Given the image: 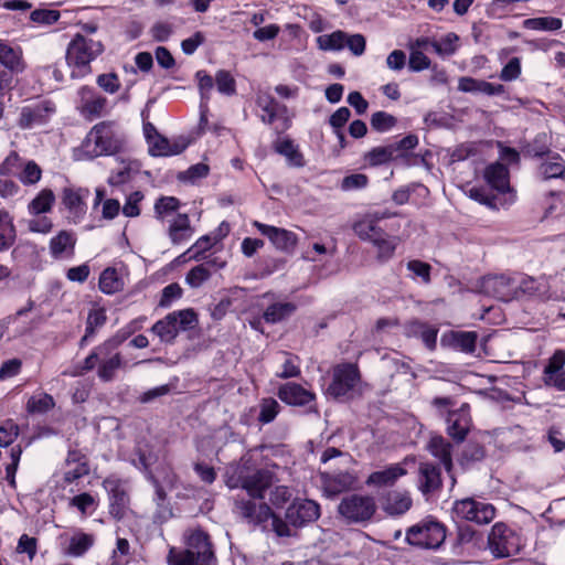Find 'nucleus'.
<instances>
[{
    "label": "nucleus",
    "instance_id": "nucleus-1",
    "mask_svg": "<svg viewBox=\"0 0 565 565\" xmlns=\"http://www.w3.org/2000/svg\"><path fill=\"white\" fill-rule=\"evenodd\" d=\"M226 486L230 489H244L247 495L264 500L266 490L274 482V472L266 468H256L249 454L227 467Z\"/></svg>",
    "mask_w": 565,
    "mask_h": 565
},
{
    "label": "nucleus",
    "instance_id": "nucleus-2",
    "mask_svg": "<svg viewBox=\"0 0 565 565\" xmlns=\"http://www.w3.org/2000/svg\"><path fill=\"white\" fill-rule=\"evenodd\" d=\"M184 550L171 547L167 555L169 565H216V556L210 535L200 526L183 533Z\"/></svg>",
    "mask_w": 565,
    "mask_h": 565
},
{
    "label": "nucleus",
    "instance_id": "nucleus-3",
    "mask_svg": "<svg viewBox=\"0 0 565 565\" xmlns=\"http://www.w3.org/2000/svg\"><path fill=\"white\" fill-rule=\"evenodd\" d=\"M104 52L100 41L75 34L66 49V63L73 78H82L92 72L90 63Z\"/></svg>",
    "mask_w": 565,
    "mask_h": 565
},
{
    "label": "nucleus",
    "instance_id": "nucleus-4",
    "mask_svg": "<svg viewBox=\"0 0 565 565\" xmlns=\"http://www.w3.org/2000/svg\"><path fill=\"white\" fill-rule=\"evenodd\" d=\"M114 126L113 121H102L90 129L82 146L83 151L89 159L110 156L119 151L121 140Z\"/></svg>",
    "mask_w": 565,
    "mask_h": 565
},
{
    "label": "nucleus",
    "instance_id": "nucleus-5",
    "mask_svg": "<svg viewBox=\"0 0 565 565\" xmlns=\"http://www.w3.org/2000/svg\"><path fill=\"white\" fill-rule=\"evenodd\" d=\"M446 526L434 518H426L408 527L405 540L409 545L437 550L446 540Z\"/></svg>",
    "mask_w": 565,
    "mask_h": 565
},
{
    "label": "nucleus",
    "instance_id": "nucleus-6",
    "mask_svg": "<svg viewBox=\"0 0 565 565\" xmlns=\"http://www.w3.org/2000/svg\"><path fill=\"white\" fill-rule=\"evenodd\" d=\"M360 380V371L355 364H338L333 367L332 381L327 388V393L335 399L352 398L356 392Z\"/></svg>",
    "mask_w": 565,
    "mask_h": 565
},
{
    "label": "nucleus",
    "instance_id": "nucleus-7",
    "mask_svg": "<svg viewBox=\"0 0 565 565\" xmlns=\"http://www.w3.org/2000/svg\"><path fill=\"white\" fill-rule=\"evenodd\" d=\"M198 318L192 309L173 311L163 319L157 321L151 330L163 342H172L180 331L193 329Z\"/></svg>",
    "mask_w": 565,
    "mask_h": 565
},
{
    "label": "nucleus",
    "instance_id": "nucleus-8",
    "mask_svg": "<svg viewBox=\"0 0 565 565\" xmlns=\"http://www.w3.org/2000/svg\"><path fill=\"white\" fill-rule=\"evenodd\" d=\"M338 512L347 523H364L375 514L376 502L371 495L348 494L339 503Z\"/></svg>",
    "mask_w": 565,
    "mask_h": 565
},
{
    "label": "nucleus",
    "instance_id": "nucleus-9",
    "mask_svg": "<svg viewBox=\"0 0 565 565\" xmlns=\"http://www.w3.org/2000/svg\"><path fill=\"white\" fill-rule=\"evenodd\" d=\"M152 463V456L146 455L140 449L138 450V460H134V465L147 471V478L151 482L154 488L153 503L156 505V510L153 512V521L158 523L167 522L172 518V508L170 502L168 501L167 493L162 486L159 483L158 479L154 477L152 472L149 471V467Z\"/></svg>",
    "mask_w": 565,
    "mask_h": 565
},
{
    "label": "nucleus",
    "instance_id": "nucleus-10",
    "mask_svg": "<svg viewBox=\"0 0 565 565\" xmlns=\"http://www.w3.org/2000/svg\"><path fill=\"white\" fill-rule=\"evenodd\" d=\"M233 512L243 521L254 526H262L273 516L270 507L264 500L238 495L234 501Z\"/></svg>",
    "mask_w": 565,
    "mask_h": 565
},
{
    "label": "nucleus",
    "instance_id": "nucleus-11",
    "mask_svg": "<svg viewBox=\"0 0 565 565\" xmlns=\"http://www.w3.org/2000/svg\"><path fill=\"white\" fill-rule=\"evenodd\" d=\"M452 512L456 518L477 524H488L495 516V508L491 503L473 498L455 501Z\"/></svg>",
    "mask_w": 565,
    "mask_h": 565
},
{
    "label": "nucleus",
    "instance_id": "nucleus-12",
    "mask_svg": "<svg viewBox=\"0 0 565 565\" xmlns=\"http://www.w3.org/2000/svg\"><path fill=\"white\" fill-rule=\"evenodd\" d=\"M55 113V105L50 100H41L21 108L18 125L22 129H31L44 125Z\"/></svg>",
    "mask_w": 565,
    "mask_h": 565
},
{
    "label": "nucleus",
    "instance_id": "nucleus-13",
    "mask_svg": "<svg viewBox=\"0 0 565 565\" xmlns=\"http://www.w3.org/2000/svg\"><path fill=\"white\" fill-rule=\"evenodd\" d=\"M319 516L320 505L309 499H297L286 510L287 522L296 527L315 522Z\"/></svg>",
    "mask_w": 565,
    "mask_h": 565
},
{
    "label": "nucleus",
    "instance_id": "nucleus-14",
    "mask_svg": "<svg viewBox=\"0 0 565 565\" xmlns=\"http://www.w3.org/2000/svg\"><path fill=\"white\" fill-rule=\"evenodd\" d=\"M103 484L109 494L110 514L115 519L121 520L125 518L129 505V495L125 482L117 478L109 477L104 480Z\"/></svg>",
    "mask_w": 565,
    "mask_h": 565
},
{
    "label": "nucleus",
    "instance_id": "nucleus-15",
    "mask_svg": "<svg viewBox=\"0 0 565 565\" xmlns=\"http://www.w3.org/2000/svg\"><path fill=\"white\" fill-rule=\"evenodd\" d=\"M278 397L292 406H308L309 412H317L316 395L297 383H286L280 386Z\"/></svg>",
    "mask_w": 565,
    "mask_h": 565
},
{
    "label": "nucleus",
    "instance_id": "nucleus-16",
    "mask_svg": "<svg viewBox=\"0 0 565 565\" xmlns=\"http://www.w3.org/2000/svg\"><path fill=\"white\" fill-rule=\"evenodd\" d=\"M79 111L86 119L93 120L100 117L106 109L107 98L97 94L93 88L83 86L78 90Z\"/></svg>",
    "mask_w": 565,
    "mask_h": 565
},
{
    "label": "nucleus",
    "instance_id": "nucleus-17",
    "mask_svg": "<svg viewBox=\"0 0 565 565\" xmlns=\"http://www.w3.org/2000/svg\"><path fill=\"white\" fill-rule=\"evenodd\" d=\"M484 292L502 301L518 297L516 279L505 275L488 277L483 280Z\"/></svg>",
    "mask_w": 565,
    "mask_h": 565
},
{
    "label": "nucleus",
    "instance_id": "nucleus-18",
    "mask_svg": "<svg viewBox=\"0 0 565 565\" xmlns=\"http://www.w3.org/2000/svg\"><path fill=\"white\" fill-rule=\"evenodd\" d=\"M263 235L267 236L273 245L282 252L290 253L297 245V235L285 228L275 227L255 221L253 224Z\"/></svg>",
    "mask_w": 565,
    "mask_h": 565
},
{
    "label": "nucleus",
    "instance_id": "nucleus-19",
    "mask_svg": "<svg viewBox=\"0 0 565 565\" xmlns=\"http://www.w3.org/2000/svg\"><path fill=\"white\" fill-rule=\"evenodd\" d=\"M469 409L470 406L468 404H462L460 408L448 414L447 433L457 443L463 441L470 430L471 418Z\"/></svg>",
    "mask_w": 565,
    "mask_h": 565
},
{
    "label": "nucleus",
    "instance_id": "nucleus-20",
    "mask_svg": "<svg viewBox=\"0 0 565 565\" xmlns=\"http://www.w3.org/2000/svg\"><path fill=\"white\" fill-rule=\"evenodd\" d=\"M256 103L264 113L260 117L263 122L271 125L276 119L284 118L281 130L289 128L290 120L285 117L288 111L285 105L278 103L273 96L268 94L258 95Z\"/></svg>",
    "mask_w": 565,
    "mask_h": 565
},
{
    "label": "nucleus",
    "instance_id": "nucleus-21",
    "mask_svg": "<svg viewBox=\"0 0 565 565\" xmlns=\"http://www.w3.org/2000/svg\"><path fill=\"white\" fill-rule=\"evenodd\" d=\"M388 211L367 213L362 220L353 225L354 233L363 241L373 242L384 232L379 225V221L391 217Z\"/></svg>",
    "mask_w": 565,
    "mask_h": 565
},
{
    "label": "nucleus",
    "instance_id": "nucleus-22",
    "mask_svg": "<svg viewBox=\"0 0 565 565\" xmlns=\"http://www.w3.org/2000/svg\"><path fill=\"white\" fill-rule=\"evenodd\" d=\"M88 195L89 190L84 188H65L63 190L62 202L75 223H77L86 213L87 206L85 200Z\"/></svg>",
    "mask_w": 565,
    "mask_h": 565
},
{
    "label": "nucleus",
    "instance_id": "nucleus-23",
    "mask_svg": "<svg viewBox=\"0 0 565 565\" xmlns=\"http://www.w3.org/2000/svg\"><path fill=\"white\" fill-rule=\"evenodd\" d=\"M511 531L503 523H495L488 537L491 553L497 557H507L513 551Z\"/></svg>",
    "mask_w": 565,
    "mask_h": 565
},
{
    "label": "nucleus",
    "instance_id": "nucleus-24",
    "mask_svg": "<svg viewBox=\"0 0 565 565\" xmlns=\"http://www.w3.org/2000/svg\"><path fill=\"white\" fill-rule=\"evenodd\" d=\"M0 65L15 74L23 73L26 68L23 50L0 39Z\"/></svg>",
    "mask_w": 565,
    "mask_h": 565
},
{
    "label": "nucleus",
    "instance_id": "nucleus-25",
    "mask_svg": "<svg viewBox=\"0 0 565 565\" xmlns=\"http://www.w3.org/2000/svg\"><path fill=\"white\" fill-rule=\"evenodd\" d=\"M17 232L13 218L6 210H0V252L8 250L15 242ZM10 275L8 267L0 265V280Z\"/></svg>",
    "mask_w": 565,
    "mask_h": 565
},
{
    "label": "nucleus",
    "instance_id": "nucleus-26",
    "mask_svg": "<svg viewBox=\"0 0 565 565\" xmlns=\"http://www.w3.org/2000/svg\"><path fill=\"white\" fill-rule=\"evenodd\" d=\"M129 331H119L113 338L98 345L85 360L82 370L92 371L97 364L102 355H108L110 351H115L129 335Z\"/></svg>",
    "mask_w": 565,
    "mask_h": 565
},
{
    "label": "nucleus",
    "instance_id": "nucleus-27",
    "mask_svg": "<svg viewBox=\"0 0 565 565\" xmlns=\"http://www.w3.org/2000/svg\"><path fill=\"white\" fill-rule=\"evenodd\" d=\"M412 498L407 491H390L382 499V509L390 515H402L412 507Z\"/></svg>",
    "mask_w": 565,
    "mask_h": 565
},
{
    "label": "nucleus",
    "instance_id": "nucleus-28",
    "mask_svg": "<svg viewBox=\"0 0 565 565\" xmlns=\"http://www.w3.org/2000/svg\"><path fill=\"white\" fill-rule=\"evenodd\" d=\"M406 475V470L399 465L394 463L390 465L383 470H377L372 472L365 483L369 487H391L393 486L401 477Z\"/></svg>",
    "mask_w": 565,
    "mask_h": 565
},
{
    "label": "nucleus",
    "instance_id": "nucleus-29",
    "mask_svg": "<svg viewBox=\"0 0 565 565\" xmlns=\"http://www.w3.org/2000/svg\"><path fill=\"white\" fill-rule=\"evenodd\" d=\"M484 179L487 183L499 193L510 192L509 170L501 162H494L484 170Z\"/></svg>",
    "mask_w": 565,
    "mask_h": 565
},
{
    "label": "nucleus",
    "instance_id": "nucleus-30",
    "mask_svg": "<svg viewBox=\"0 0 565 565\" xmlns=\"http://www.w3.org/2000/svg\"><path fill=\"white\" fill-rule=\"evenodd\" d=\"M418 488L424 494L431 493L441 487L439 469L431 462L419 465Z\"/></svg>",
    "mask_w": 565,
    "mask_h": 565
},
{
    "label": "nucleus",
    "instance_id": "nucleus-31",
    "mask_svg": "<svg viewBox=\"0 0 565 565\" xmlns=\"http://www.w3.org/2000/svg\"><path fill=\"white\" fill-rule=\"evenodd\" d=\"M480 540V534L470 525H459L457 535L452 543V552L456 555L462 554L465 551L476 548Z\"/></svg>",
    "mask_w": 565,
    "mask_h": 565
},
{
    "label": "nucleus",
    "instance_id": "nucleus-32",
    "mask_svg": "<svg viewBox=\"0 0 565 565\" xmlns=\"http://www.w3.org/2000/svg\"><path fill=\"white\" fill-rule=\"evenodd\" d=\"M297 310V305L290 301H277L269 305L264 313L263 319L267 323H279L290 318Z\"/></svg>",
    "mask_w": 565,
    "mask_h": 565
},
{
    "label": "nucleus",
    "instance_id": "nucleus-33",
    "mask_svg": "<svg viewBox=\"0 0 565 565\" xmlns=\"http://www.w3.org/2000/svg\"><path fill=\"white\" fill-rule=\"evenodd\" d=\"M148 145L152 156H174L181 153L186 148L185 142L179 140L171 141L161 135L154 136V139Z\"/></svg>",
    "mask_w": 565,
    "mask_h": 565
},
{
    "label": "nucleus",
    "instance_id": "nucleus-34",
    "mask_svg": "<svg viewBox=\"0 0 565 565\" xmlns=\"http://www.w3.org/2000/svg\"><path fill=\"white\" fill-rule=\"evenodd\" d=\"M451 444L441 436H433L428 443L429 452L439 459L447 472L451 471Z\"/></svg>",
    "mask_w": 565,
    "mask_h": 565
},
{
    "label": "nucleus",
    "instance_id": "nucleus-35",
    "mask_svg": "<svg viewBox=\"0 0 565 565\" xmlns=\"http://www.w3.org/2000/svg\"><path fill=\"white\" fill-rule=\"evenodd\" d=\"M76 238L72 232L61 231L50 241V253L54 258H61L64 255H72L74 252Z\"/></svg>",
    "mask_w": 565,
    "mask_h": 565
},
{
    "label": "nucleus",
    "instance_id": "nucleus-36",
    "mask_svg": "<svg viewBox=\"0 0 565 565\" xmlns=\"http://www.w3.org/2000/svg\"><path fill=\"white\" fill-rule=\"evenodd\" d=\"M95 543V536L81 530L70 537L65 554L72 557L83 556Z\"/></svg>",
    "mask_w": 565,
    "mask_h": 565
},
{
    "label": "nucleus",
    "instance_id": "nucleus-37",
    "mask_svg": "<svg viewBox=\"0 0 565 565\" xmlns=\"http://www.w3.org/2000/svg\"><path fill=\"white\" fill-rule=\"evenodd\" d=\"M275 150L279 154L284 156L288 164L296 168H301L306 164L303 159V154L300 152L299 148L294 143V141L289 138L279 139L275 142Z\"/></svg>",
    "mask_w": 565,
    "mask_h": 565
},
{
    "label": "nucleus",
    "instance_id": "nucleus-38",
    "mask_svg": "<svg viewBox=\"0 0 565 565\" xmlns=\"http://www.w3.org/2000/svg\"><path fill=\"white\" fill-rule=\"evenodd\" d=\"M122 366L120 353L110 351L108 355H102L97 373L100 380L109 382L114 379L116 371Z\"/></svg>",
    "mask_w": 565,
    "mask_h": 565
},
{
    "label": "nucleus",
    "instance_id": "nucleus-39",
    "mask_svg": "<svg viewBox=\"0 0 565 565\" xmlns=\"http://www.w3.org/2000/svg\"><path fill=\"white\" fill-rule=\"evenodd\" d=\"M192 232L186 214H178L169 226V236L173 244H180L190 239Z\"/></svg>",
    "mask_w": 565,
    "mask_h": 565
},
{
    "label": "nucleus",
    "instance_id": "nucleus-40",
    "mask_svg": "<svg viewBox=\"0 0 565 565\" xmlns=\"http://www.w3.org/2000/svg\"><path fill=\"white\" fill-rule=\"evenodd\" d=\"M99 289L106 295H114L124 289L125 282L113 267L104 269L99 276Z\"/></svg>",
    "mask_w": 565,
    "mask_h": 565
},
{
    "label": "nucleus",
    "instance_id": "nucleus-41",
    "mask_svg": "<svg viewBox=\"0 0 565 565\" xmlns=\"http://www.w3.org/2000/svg\"><path fill=\"white\" fill-rule=\"evenodd\" d=\"M539 174L543 180L563 178L565 175V160L557 153L548 157L541 163Z\"/></svg>",
    "mask_w": 565,
    "mask_h": 565
},
{
    "label": "nucleus",
    "instance_id": "nucleus-42",
    "mask_svg": "<svg viewBox=\"0 0 565 565\" xmlns=\"http://www.w3.org/2000/svg\"><path fill=\"white\" fill-rule=\"evenodd\" d=\"M55 201V195L52 190L43 189L30 203L28 206L29 213L32 215H39L42 213L50 212L53 203Z\"/></svg>",
    "mask_w": 565,
    "mask_h": 565
},
{
    "label": "nucleus",
    "instance_id": "nucleus-43",
    "mask_svg": "<svg viewBox=\"0 0 565 565\" xmlns=\"http://www.w3.org/2000/svg\"><path fill=\"white\" fill-rule=\"evenodd\" d=\"M324 486L331 493H339L352 487L354 477L349 472H341L334 476L323 475Z\"/></svg>",
    "mask_w": 565,
    "mask_h": 565
},
{
    "label": "nucleus",
    "instance_id": "nucleus-44",
    "mask_svg": "<svg viewBox=\"0 0 565 565\" xmlns=\"http://www.w3.org/2000/svg\"><path fill=\"white\" fill-rule=\"evenodd\" d=\"M563 21L555 17L530 18L523 21V26L535 31H557L562 28Z\"/></svg>",
    "mask_w": 565,
    "mask_h": 565
},
{
    "label": "nucleus",
    "instance_id": "nucleus-45",
    "mask_svg": "<svg viewBox=\"0 0 565 565\" xmlns=\"http://www.w3.org/2000/svg\"><path fill=\"white\" fill-rule=\"evenodd\" d=\"M55 406L54 398L47 393L32 395L26 403L30 414H45Z\"/></svg>",
    "mask_w": 565,
    "mask_h": 565
},
{
    "label": "nucleus",
    "instance_id": "nucleus-46",
    "mask_svg": "<svg viewBox=\"0 0 565 565\" xmlns=\"http://www.w3.org/2000/svg\"><path fill=\"white\" fill-rule=\"evenodd\" d=\"M347 33L334 31L330 34L320 35L317 39L319 49L323 51H340L345 47Z\"/></svg>",
    "mask_w": 565,
    "mask_h": 565
},
{
    "label": "nucleus",
    "instance_id": "nucleus-47",
    "mask_svg": "<svg viewBox=\"0 0 565 565\" xmlns=\"http://www.w3.org/2000/svg\"><path fill=\"white\" fill-rule=\"evenodd\" d=\"M372 244L377 249V258L385 262L393 257L397 241L395 237H390L385 232H383L382 235L372 242Z\"/></svg>",
    "mask_w": 565,
    "mask_h": 565
},
{
    "label": "nucleus",
    "instance_id": "nucleus-48",
    "mask_svg": "<svg viewBox=\"0 0 565 565\" xmlns=\"http://www.w3.org/2000/svg\"><path fill=\"white\" fill-rule=\"evenodd\" d=\"M459 36L456 33H448L440 41H433L431 47L440 56H450L458 49Z\"/></svg>",
    "mask_w": 565,
    "mask_h": 565
},
{
    "label": "nucleus",
    "instance_id": "nucleus-49",
    "mask_svg": "<svg viewBox=\"0 0 565 565\" xmlns=\"http://www.w3.org/2000/svg\"><path fill=\"white\" fill-rule=\"evenodd\" d=\"M395 159L396 157L391 145L375 147L365 154V160L373 167L384 164Z\"/></svg>",
    "mask_w": 565,
    "mask_h": 565
},
{
    "label": "nucleus",
    "instance_id": "nucleus-50",
    "mask_svg": "<svg viewBox=\"0 0 565 565\" xmlns=\"http://www.w3.org/2000/svg\"><path fill=\"white\" fill-rule=\"evenodd\" d=\"M371 127L379 132H386L396 126L397 119L386 111H375L371 116Z\"/></svg>",
    "mask_w": 565,
    "mask_h": 565
},
{
    "label": "nucleus",
    "instance_id": "nucleus-51",
    "mask_svg": "<svg viewBox=\"0 0 565 565\" xmlns=\"http://www.w3.org/2000/svg\"><path fill=\"white\" fill-rule=\"evenodd\" d=\"M477 334L470 331H457L452 333V344L462 352L472 353L476 349Z\"/></svg>",
    "mask_w": 565,
    "mask_h": 565
},
{
    "label": "nucleus",
    "instance_id": "nucleus-52",
    "mask_svg": "<svg viewBox=\"0 0 565 565\" xmlns=\"http://www.w3.org/2000/svg\"><path fill=\"white\" fill-rule=\"evenodd\" d=\"M214 82L218 93L226 96H232L235 94L236 82L230 72L225 70L217 71L214 77Z\"/></svg>",
    "mask_w": 565,
    "mask_h": 565
},
{
    "label": "nucleus",
    "instance_id": "nucleus-53",
    "mask_svg": "<svg viewBox=\"0 0 565 565\" xmlns=\"http://www.w3.org/2000/svg\"><path fill=\"white\" fill-rule=\"evenodd\" d=\"M70 507L76 508L83 515H86L96 509V500L92 494L84 492L71 498Z\"/></svg>",
    "mask_w": 565,
    "mask_h": 565
},
{
    "label": "nucleus",
    "instance_id": "nucleus-54",
    "mask_svg": "<svg viewBox=\"0 0 565 565\" xmlns=\"http://www.w3.org/2000/svg\"><path fill=\"white\" fill-rule=\"evenodd\" d=\"M42 175L41 168L34 161H26L21 168L18 178L23 184H35Z\"/></svg>",
    "mask_w": 565,
    "mask_h": 565
},
{
    "label": "nucleus",
    "instance_id": "nucleus-55",
    "mask_svg": "<svg viewBox=\"0 0 565 565\" xmlns=\"http://www.w3.org/2000/svg\"><path fill=\"white\" fill-rule=\"evenodd\" d=\"M195 78L198 79V87L201 96V102L209 103L212 89L215 84L214 78L202 70L195 73Z\"/></svg>",
    "mask_w": 565,
    "mask_h": 565
},
{
    "label": "nucleus",
    "instance_id": "nucleus-56",
    "mask_svg": "<svg viewBox=\"0 0 565 565\" xmlns=\"http://www.w3.org/2000/svg\"><path fill=\"white\" fill-rule=\"evenodd\" d=\"M211 277V271L206 264H201L193 267L186 275V282L192 288H199L204 281Z\"/></svg>",
    "mask_w": 565,
    "mask_h": 565
},
{
    "label": "nucleus",
    "instance_id": "nucleus-57",
    "mask_svg": "<svg viewBox=\"0 0 565 565\" xmlns=\"http://www.w3.org/2000/svg\"><path fill=\"white\" fill-rule=\"evenodd\" d=\"M60 11L51 9H35L30 14V20L43 25H52L58 21Z\"/></svg>",
    "mask_w": 565,
    "mask_h": 565
},
{
    "label": "nucleus",
    "instance_id": "nucleus-58",
    "mask_svg": "<svg viewBox=\"0 0 565 565\" xmlns=\"http://www.w3.org/2000/svg\"><path fill=\"white\" fill-rule=\"evenodd\" d=\"M19 435V426L12 420L7 419L0 426V447L10 446Z\"/></svg>",
    "mask_w": 565,
    "mask_h": 565
},
{
    "label": "nucleus",
    "instance_id": "nucleus-59",
    "mask_svg": "<svg viewBox=\"0 0 565 565\" xmlns=\"http://www.w3.org/2000/svg\"><path fill=\"white\" fill-rule=\"evenodd\" d=\"M279 412V404L274 398H265L260 404V413L258 420L263 424H268L275 419Z\"/></svg>",
    "mask_w": 565,
    "mask_h": 565
},
{
    "label": "nucleus",
    "instance_id": "nucleus-60",
    "mask_svg": "<svg viewBox=\"0 0 565 565\" xmlns=\"http://www.w3.org/2000/svg\"><path fill=\"white\" fill-rule=\"evenodd\" d=\"M414 328L415 332L419 334L425 345L429 350H434L436 348L438 330L424 323H415Z\"/></svg>",
    "mask_w": 565,
    "mask_h": 565
},
{
    "label": "nucleus",
    "instance_id": "nucleus-61",
    "mask_svg": "<svg viewBox=\"0 0 565 565\" xmlns=\"http://www.w3.org/2000/svg\"><path fill=\"white\" fill-rule=\"evenodd\" d=\"M23 166L22 159L17 152H11L0 166V174L18 175Z\"/></svg>",
    "mask_w": 565,
    "mask_h": 565
},
{
    "label": "nucleus",
    "instance_id": "nucleus-62",
    "mask_svg": "<svg viewBox=\"0 0 565 565\" xmlns=\"http://www.w3.org/2000/svg\"><path fill=\"white\" fill-rule=\"evenodd\" d=\"M406 267L414 274V276L419 277L424 284L427 285L430 282L431 266L428 263L419 259H413L406 264Z\"/></svg>",
    "mask_w": 565,
    "mask_h": 565
},
{
    "label": "nucleus",
    "instance_id": "nucleus-63",
    "mask_svg": "<svg viewBox=\"0 0 565 565\" xmlns=\"http://www.w3.org/2000/svg\"><path fill=\"white\" fill-rule=\"evenodd\" d=\"M106 313L103 308L92 309L86 320V335H94L95 329L104 326Z\"/></svg>",
    "mask_w": 565,
    "mask_h": 565
},
{
    "label": "nucleus",
    "instance_id": "nucleus-64",
    "mask_svg": "<svg viewBox=\"0 0 565 565\" xmlns=\"http://www.w3.org/2000/svg\"><path fill=\"white\" fill-rule=\"evenodd\" d=\"M418 145V137L416 135H408L402 140L391 143L394 154L397 158L405 157L408 150L414 149Z\"/></svg>",
    "mask_w": 565,
    "mask_h": 565
}]
</instances>
